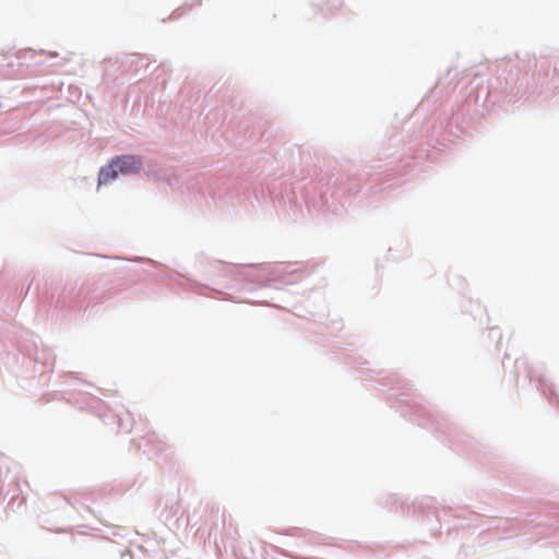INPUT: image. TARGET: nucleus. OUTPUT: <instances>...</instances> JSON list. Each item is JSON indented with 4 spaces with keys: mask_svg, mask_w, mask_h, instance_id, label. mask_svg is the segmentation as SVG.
Here are the masks:
<instances>
[{
    "mask_svg": "<svg viewBox=\"0 0 559 559\" xmlns=\"http://www.w3.org/2000/svg\"><path fill=\"white\" fill-rule=\"evenodd\" d=\"M119 174V170L117 166H114V159L111 163L107 166L100 169L98 175V185H107L108 182L112 181L117 178Z\"/></svg>",
    "mask_w": 559,
    "mask_h": 559,
    "instance_id": "2",
    "label": "nucleus"
},
{
    "mask_svg": "<svg viewBox=\"0 0 559 559\" xmlns=\"http://www.w3.org/2000/svg\"><path fill=\"white\" fill-rule=\"evenodd\" d=\"M114 166H117L121 174L138 173L142 167V162L139 157L133 155H124L114 159Z\"/></svg>",
    "mask_w": 559,
    "mask_h": 559,
    "instance_id": "1",
    "label": "nucleus"
}]
</instances>
